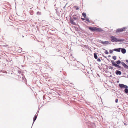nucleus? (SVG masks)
Returning <instances> with one entry per match:
<instances>
[{
	"label": "nucleus",
	"instance_id": "2eb2a0df",
	"mask_svg": "<svg viewBox=\"0 0 128 128\" xmlns=\"http://www.w3.org/2000/svg\"><path fill=\"white\" fill-rule=\"evenodd\" d=\"M84 46L86 48V50H84L86 52V55H87L88 54H87V52H88V51L87 50L88 49V45H84Z\"/></svg>",
	"mask_w": 128,
	"mask_h": 128
},
{
	"label": "nucleus",
	"instance_id": "412c9836",
	"mask_svg": "<svg viewBox=\"0 0 128 128\" xmlns=\"http://www.w3.org/2000/svg\"><path fill=\"white\" fill-rule=\"evenodd\" d=\"M21 70H17V72L19 74H20L21 73V71H20Z\"/></svg>",
	"mask_w": 128,
	"mask_h": 128
},
{
	"label": "nucleus",
	"instance_id": "423d86ee",
	"mask_svg": "<svg viewBox=\"0 0 128 128\" xmlns=\"http://www.w3.org/2000/svg\"><path fill=\"white\" fill-rule=\"evenodd\" d=\"M110 40L112 42H118V39L116 38L115 36H110Z\"/></svg>",
	"mask_w": 128,
	"mask_h": 128
},
{
	"label": "nucleus",
	"instance_id": "864d4df0",
	"mask_svg": "<svg viewBox=\"0 0 128 128\" xmlns=\"http://www.w3.org/2000/svg\"><path fill=\"white\" fill-rule=\"evenodd\" d=\"M30 89H31V88L30 87Z\"/></svg>",
	"mask_w": 128,
	"mask_h": 128
},
{
	"label": "nucleus",
	"instance_id": "6e6552de",
	"mask_svg": "<svg viewBox=\"0 0 128 128\" xmlns=\"http://www.w3.org/2000/svg\"><path fill=\"white\" fill-rule=\"evenodd\" d=\"M126 28V27H124L121 28H118L116 30V33L120 32L123 31H124L125 30V29Z\"/></svg>",
	"mask_w": 128,
	"mask_h": 128
},
{
	"label": "nucleus",
	"instance_id": "ea45409f",
	"mask_svg": "<svg viewBox=\"0 0 128 128\" xmlns=\"http://www.w3.org/2000/svg\"><path fill=\"white\" fill-rule=\"evenodd\" d=\"M85 73H86V74H85L87 76V73L86 72H85Z\"/></svg>",
	"mask_w": 128,
	"mask_h": 128
},
{
	"label": "nucleus",
	"instance_id": "c03bdc74",
	"mask_svg": "<svg viewBox=\"0 0 128 128\" xmlns=\"http://www.w3.org/2000/svg\"><path fill=\"white\" fill-rule=\"evenodd\" d=\"M39 111H38H38H37V112H36V113H37L38 112H38Z\"/></svg>",
	"mask_w": 128,
	"mask_h": 128
},
{
	"label": "nucleus",
	"instance_id": "f03ea898",
	"mask_svg": "<svg viewBox=\"0 0 128 128\" xmlns=\"http://www.w3.org/2000/svg\"><path fill=\"white\" fill-rule=\"evenodd\" d=\"M78 15V16H79V14H78L76 15H74L72 16V17H73L72 18L71 17H70V23L73 25H76V22H74V20H76L78 19V16L77 15Z\"/></svg>",
	"mask_w": 128,
	"mask_h": 128
},
{
	"label": "nucleus",
	"instance_id": "2f4dec72",
	"mask_svg": "<svg viewBox=\"0 0 128 128\" xmlns=\"http://www.w3.org/2000/svg\"><path fill=\"white\" fill-rule=\"evenodd\" d=\"M76 10H78L79 9V8H78V7H77L76 8Z\"/></svg>",
	"mask_w": 128,
	"mask_h": 128
},
{
	"label": "nucleus",
	"instance_id": "a211bd4d",
	"mask_svg": "<svg viewBox=\"0 0 128 128\" xmlns=\"http://www.w3.org/2000/svg\"><path fill=\"white\" fill-rule=\"evenodd\" d=\"M82 16H83V17H84V18H86V13L84 12H83L82 14Z\"/></svg>",
	"mask_w": 128,
	"mask_h": 128
},
{
	"label": "nucleus",
	"instance_id": "b1692460",
	"mask_svg": "<svg viewBox=\"0 0 128 128\" xmlns=\"http://www.w3.org/2000/svg\"><path fill=\"white\" fill-rule=\"evenodd\" d=\"M56 12L57 14V15L58 16H60V13L59 12H58L57 11H56Z\"/></svg>",
	"mask_w": 128,
	"mask_h": 128
},
{
	"label": "nucleus",
	"instance_id": "0eeeda50",
	"mask_svg": "<svg viewBox=\"0 0 128 128\" xmlns=\"http://www.w3.org/2000/svg\"><path fill=\"white\" fill-rule=\"evenodd\" d=\"M55 31V29H49L48 30L49 34H50L52 35L54 34L55 33H56Z\"/></svg>",
	"mask_w": 128,
	"mask_h": 128
},
{
	"label": "nucleus",
	"instance_id": "8fccbe9b",
	"mask_svg": "<svg viewBox=\"0 0 128 128\" xmlns=\"http://www.w3.org/2000/svg\"><path fill=\"white\" fill-rule=\"evenodd\" d=\"M65 7V6H64V8Z\"/></svg>",
	"mask_w": 128,
	"mask_h": 128
},
{
	"label": "nucleus",
	"instance_id": "49530a36",
	"mask_svg": "<svg viewBox=\"0 0 128 128\" xmlns=\"http://www.w3.org/2000/svg\"><path fill=\"white\" fill-rule=\"evenodd\" d=\"M22 37H24V36H23V35L22 36Z\"/></svg>",
	"mask_w": 128,
	"mask_h": 128
},
{
	"label": "nucleus",
	"instance_id": "79ce46f5",
	"mask_svg": "<svg viewBox=\"0 0 128 128\" xmlns=\"http://www.w3.org/2000/svg\"><path fill=\"white\" fill-rule=\"evenodd\" d=\"M77 7V6H74V8H76Z\"/></svg>",
	"mask_w": 128,
	"mask_h": 128
},
{
	"label": "nucleus",
	"instance_id": "9b49d317",
	"mask_svg": "<svg viewBox=\"0 0 128 128\" xmlns=\"http://www.w3.org/2000/svg\"><path fill=\"white\" fill-rule=\"evenodd\" d=\"M121 49V48H115L113 49V50L116 52H120Z\"/></svg>",
	"mask_w": 128,
	"mask_h": 128
},
{
	"label": "nucleus",
	"instance_id": "f3484780",
	"mask_svg": "<svg viewBox=\"0 0 128 128\" xmlns=\"http://www.w3.org/2000/svg\"><path fill=\"white\" fill-rule=\"evenodd\" d=\"M20 78L22 77V79L24 80V81H25V80H26V78H25L24 76H21L20 75Z\"/></svg>",
	"mask_w": 128,
	"mask_h": 128
},
{
	"label": "nucleus",
	"instance_id": "c756f323",
	"mask_svg": "<svg viewBox=\"0 0 128 128\" xmlns=\"http://www.w3.org/2000/svg\"><path fill=\"white\" fill-rule=\"evenodd\" d=\"M124 67L126 68V69H128V66L127 65H126L125 66H124Z\"/></svg>",
	"mask_w": 128,
	"mask_h": 128
},
{
	"label": "nucleus",
	"instance_id": "58836bf2",
	"mask_svg": "<svg viewBox=\"0 0 128 128\" xmlns=\"http://www.w3.org/2000/svg\"><path fill=\"white\" fill-rule=\"evenodd\" d=\"M124 124L126 126L127 125V124L126 123H124Z\"/></svg>",
	"mask_w": 128,
	"mask_h": 128
},
{
	"label": "nucleus",
	"instance_id": "6ab92c4d",
	"mask_svg": "<svg viewBox=\"0 0 128 128\" xmlns=\"http://www.w3.org/2000/svg\"><path fill=\"white\" fill-rule=\"evenodd\" d=\"M124 41V39H118V42H123Z\"/></svg>",
	"mask_w": 128,
	"mask_h": 128
},
{
	"label": "nucleus",
	"instance_id": "bb28decb",
	"mask_svg": "<svg viewBox=\"0 0 128 128\" xmlns=\"http://www.w3.org/2000/svg\"><path fill=\"white\" fill-rule=\"evenodd\" d=\"M30 14L31 15H32L33 14V11H31L30 13Z\"/></svg>",
	"mask_w": 128,
	"mask_h": 128
},
{
	"label": "nucleus",
	"instance_id": "c9c22d12",
	"mask_svg": "<svg viewBox=\"0 0 128 128\" xmlns=\"http://www.w3.org/2000/svg\"><path fill=\"white\" fill-rule=\"evenodd\" d=\"M75 30H77L78 29V28H75Z\"/></svg>",
	"mask_w": 128,
	"mask_h": 128
},
{
	"label": "nucleus",
	"instance_id": "3c124183",
	"mask_svg": "<svg viewBox=\"0 0 128 128\" xmlns=\"http://www.w3.org/2000/svg\"><path fill=\"white\" fill-rule=\"evenodd\" d=\"M106 108H109V107H106Z\"/></svg>",
	"mask_w": 128,
	"mask_h": 128
},
{
	"label": "nucleus",
	"instance_id": "f257e3e1",
	"mask_svg": "<svg viewBox=\"0 0 128 128\" xmlns=\"http://www.w3.org/2000/svg\"><path fill=\"white\" fill-rule=\"evenodd\" d=\"M111 60L113 66L120 68H122V69L123 68L121 66L119 65L121 63H121H122L120 60H118L116 61V62H115L114 60Z\"/></svg>",
	"mask_w": 128,
	"mask_h": 128
},
{
	"label": "nucleus",
	"instance_id": "09e8293b",
	"mask_svg": "<svg viewBox=\"0 0 128 128\" xmlns=\"http://www.w3.org/2000/svg\"><path fill=\"white\" fill-rule=\"evenodd\" d=\"M88 57L87 58V59H88Z\"/></svg>",
	"mask_w": 128,
	"mask_h": 128
},
{
	"label": "nucleus",
	"instance_id": "a19ab883",
	"mask_svg": "<svg viewBox=\"0 0 128 128\" xmlns=\"http://www.w3.org/2000/svg\"><path fill=\"white\" fill-rule=\"evenodd\" d=\"M45 97V96H43V98H44Z\"/></svg>",
	"mask_w": 128,
	"mask_h": 128
},
{
	"label": "nucleus",
	"instance_id": "a18cd8bd",
	"mask_svg": "<svg viewBox=\"0 0 128 128\" xmlns=\"http://www.w3.org/2000/svg\"><path fill=\"white\" fill-rule=\"evenodd\" d=\"M90 70H91L92 72V70H91L90 68Z\"/></svg>",
	"mask_w": 128,
	"mask_h": 128
},
{
	"label": "nucleus",
	"instance_id": "c85d7f7f",
	"mask_svg": "<svg viewBox=\"0 0 128 128\" xmlns=\"http://www.w3.org/2000/svg\"><path fill=\"white\" fill-rule=\"evenodd\" d=\"M109 66L110 67L109 68V69H113V67L111 66Z\"/></svg>",
	"mask_w": 128,
	"mask_h": 128
},
{
	"label": "nucleus",
	"instance_id": "473e14b6",
	"mask_svg": "<svg viewBox=\"0 0 128 128\" xmlns=\"http://www.w3.org/2000/svg\"><path fill=\"white\" fill-rule=\"evenodd\" d=\"M20 74H21V76L22 77V76H24V74H22V73H21Z\"/></svg>",
	"mask_w": 128,
	"mask_h": 128
},
{
	"label": "nucleus",
	"instance_id": "dca6fc26",
	"mask_svg": "<svg viewBox=\"0 0 128 128\" xmlns=\"http://www.w3.org/2000/svg\"><path fill=\"white\" fill-rule=\"evenodd\" d=\"M97 53H95L94 54V56L95 58L97 59L98 58V56H97Z\"/></svg>",
	"mask_w": 128,
	"mask_h": 128
},
{
	"label": "nucleus",
	"instance_id": "393cba45",
	"mask_svg": "<svg viewBox=\"0 0 128 128\" xmlns=\"http://www.w3.org/2000/svg\"><path fill=\"white\" fill-rule=\"evenodd\" d=\"M36 14L38 15H40L41 14V12H38L36 13Z\"/></svg>",
	"mask_w": 128,
	"mask_h": 128
},
{
	"label": "nucleus",
	"instance_id": "de8ad7c7",
	"mask_svg": "<svg viewBox=\"0 0 128 128\" xmlns=\"http://www.w3.org/2000/svg\"><path fill=\"white\" fill-rule=\"evenodd\" d=\"M90 116V118H92L91 116Z\"/></svg>",
	"mask_w": 128,
	"mask_h": 128
},
{
	"label": "nucleus",
	"instance_id": "603ef678",
	"mask_svg": "<svg viewBox=\"0 0 128 128\" xmlns=\"http://www.w3.org/2000/svg\"><path fill=\"white\" fill-rule=\"evenodd\" d=\"M87 27H88V26H87V27H86V28H87Z\"/></svg>",
	"mask_w": 128,
	"mask_h": 128
},
{
	"label": "nucleus",
	"instance_id": "4c0bfd02",
	"mask_svg": "<svg viewBox=\"0 0 128 128\" xmlns=\"http://www.w3.org/2000/svg\"><path fill=\"white\" fill-rule=\"evenodd\" d=\"M88 24H89V23H90V20H89V19H88Z\"/></svg>",
	"mask_w": 128,
	"mask_h": 128
},
{
	"label": "nucleus",
	"instance_id": "7ed1b4c3",
	"mask_svg": "<svg viewBox=\"0 0 128 128\" xmlns=\"http://www.w3.org/2000/svg\"><path fill=\"white\" fill-rule=\"evenodd\" d=\"M88 29L92 32L96 31L98 32H100L103 31L102 29L101 28L94 26L88 27Z\"/></svg>",
	"mask_w": 128,
	"mask_h": 128
},
{
	"label": "nucleus",
	"instance_id": "aec40b11",
	"mask_svg": "<svg viewBox=\"0 0 128 128\" xmlns=\"http://www.w3.org/2000/svg\"><path fill=\"white\" fill-rule=\"evenodd\" d=\"M121 64L124 67V66H126V65L124 62H122V63H121Z\"/></svg>",
	"mask_w": 128,
	"mask_h": 128
},
{
	"label": "nucleus",
	"instance_id": "1a4fd4ad",
	"mask_svg": "<svg viewBox=\"0 0 128 128\" xmlns=\"http://www.w3.org/2000/svg\"><path fill=\"white\" fill-rule=\"evenodd\" d=\"M100 42L104 45H106L108 44H110L108 41H105L104 42L100 40Z\"/></svg>",
	"mask_w": 128,
	"mask_h": 128
},
{
	"label": "nucleus",
	"instance_id": "5701e85b",
	"mask_svg": "<svg viewBox=\"0 0 128 128\" xmlns=\"http://www.w3.org/2000/svg\"><path fill=\"white\" fill-rule=\"evenodd\" d=\"M112 58L114 60H116V56H114L112 57Z\"/></svg>",
	"mask_w": 128,
	"mask_h": 128
},
{
	"label": "nucleus",
	"instance_id": "f8f14e48",
	"mask_svg": "<svg viewBox=\"0 0 128 128\" xmlns=\"http://www.w3.org/2000/svg\"><path fill=\"white\" fill-rule=\"evenodd\" d=\"M115 73L117 75H120L122 74V72L118 70H116Z\"/></svg>",
	"mask_w": 128,
	"mask_h": 128
},
{
	"label": "nucleus",
	"instance_id": "a878e982",
	"mask_svg": "<svg viewBox=\"0 0 128 128\" xmlns=\"http://www.w3.org/2000/svg\"><path fill=\"white\" fill-rule=\"evenodd\" d=\"M113 51H114L113 50H109V52L110 53L112 54L113 52Z\"/></svg>",
	"mask_w": 128,
	"mask_h": 128
},
{
	"label": "nucleus",
	"instance_id": "7c9ffc66",
	"mask_svg": "<svg viewBox=\"0 0 128 128\" xmlns=\"http://www.w3.org/2000/svg\"><path fill=\"white\" fill-rule=\"evenodd\" d=\"M118 100L117 98H116L115 100V102L116 103H117L118 102Z\"/></svg>",
	"mask_w": 128,
	"mask_h": 128
},
{
	"label": "nucleus",
	"instance_id": "4d7b16f0",
	"mask_svg": "<svg viewBox=\"0 0 128 128\" xmlns=\"http://www.w3.org/2000/svg\"><path fill=\"white\" fill-rule=\"evenodd\" d=\"M32 126L31 128H32Z\"/></svg>",
	"mask_w": 128,
	"mask_h": 128
},
{
	"label": "nucleus",
	"instance_id": "9d476101",
	"mask_svg": "<svg viewBox=\"0 0 128 128\" xmlns=\"http://www.w3.org/2000/svg\"><path fill=\"white\" fill-rule=\"evenodd\" d=\"M37 116H38V114H36L34 116V118H33V123H32V125H33L34 123V122L36 120L37 117Z\"/></svg>",
	"mask_w": 128,
	"mask_h": 128
},
{
	"label": "nucleus",
	"instance_id": "6e6d98bb",
	"mask_svg": "<svg viewBox=\"0 0 128 128\" xmlns=\"http://www.w3.org/2000/svg\"><path fill=\"white\" fill-rule=\"evenodd\" d=\"M32 126L31 128H32Z\"/></svg>",
	"mask_w": 128,
	"mask_h": 128
},
{
	"label": "nucleus",
	"instance_id": "13d9d810",
	"mask_svg": "<svg viewBox=\"0 0 128 128\" xmlns=\"http://www.w3.org/2000/svg\"><path fill=\"white\" fill-rule=\"evenodd\" d=\"M127 78H128V76H127Z\"/></svg>",
	"mask_w": 128,
	"mask_h": 128
},
{
	"label": "nucleus",
	"instance_id": "5fc2aeb1",
	"mask_svg": "<svg viewBox=\"0 0 128 128\" xmlns=\"http://www.w3.org/2000/svg\"><path fill=\"white\" fill-rule=\"evenodd\" d=\"M32 126L31 128H32Z\"/></svg>",
	"mask_w": 128,
	"mask_h": 128
},
{
	"label": "nucleus",
	"instance_id": "39448f33",
	"mask_svg": "<svg viewBox=\"0 0 128 128\" xmlns=\"http://www.w3.org/2000/svg\"><path fill=\"white\" fill-rule=\"evenodd\" d=\"M88 114H86V117L85 116L83 117V118L84 120V122L85 123L87 126H88Z\"/></svg>",
	"mask_w": 128,
	"mask_h": 128
},
{
	"label": "nucleus",
	"instance_id": "ddd939ff",
	"mask_svg": "<svg viewBox=\"0 0 128 128\" xmlns=\"http://www.w3.org/2000/svg\"><path fill=\"white\" fill-rule=\"evenodd\" d=\"M121 50L122 53L123 54H124L126 52V50L124 48H121Z\"/></svg>",
	"mask_w": 128,
	"mask_h": 128
},
{
	"label": "nucleus",
	"instance_id": "cd10ccee",
	"mask_svg": "<svg viewBox=\"0 0 128 128\" xmlns=\"http://www.w3.org/2000/svg\"><path fill=\"white\" fill-rule=\"evenodd\" d=\"M97 61H98L99 62H100L101 61L100 59L99 58H97Z\"/></svg>",
	"mask_w": 128,
	"mask_h": 128
},
{
	"label": "nucleus",
	"instance_id": "4be33fe9",
	"mask_svg": "<svg viewBox=\"0 0 128 128\" xmlns=\"http://www.w3.org/2000/svg\"><path fill=\"white\" fill-rule=\"evenodd\" d=\"M104 50H105L104 52V53L106 54H108L109 53L108 52V51L107 50H106L105 49H104Z\"/></svg>",
	"mask_w": 128,
	"mask_h": 128
},
{
	"label": "nucleus",
	"instance_id": "20e7f679",
	"mask_svg": "<svg viewBox=\"0 0 128 128\" xmlns=\"http://www.w3.org/2000/svg\"><path fill=\"white\" fill-rule=\"evenodd\" d=\"M118 86L121 89H123L124 88H125L124 90L125 93H128V87L127 86L124 85L123 84H118Z\"/></svg>",
	"mask_w": 128,
	"mask_h": 128
},
{
	"label": "nucleus",
	"instance_id": "4468645a",
	"mask_svg": "<svg viewBox=\"0 0 128 128\" xmlns=\"http://www.w3.org/2000/svg\"><path fill=\"white\" fill-rule=\"evenodd\" d=\"M81 19L82 20H86L87 22H86V23L88 24V18H81ZM85 22H86V21H85Z\"/></svg>",
	"mask_w": 128,
	"mask_h": 128
},
{
	"label": "nucleus",
	"instance_id": "e433bc0d",
	"mask_svg": "<svg viewBox=\"0 0 128 128\" xmlns=\"http://www.w3.org/2000/svg\"><path fill=\"white\" fill-rule=\"evenodd\" d=\"M126 62L128 63V60H126Z\"/></svg>",
	"mask_w": 128,
	"mask_h": 128
},
{
	"label": "nucleus",
	"instance_id": "37998d69",
	"mask_svg": "<svg viewBox=\"0 0 128 128\" xmlns=\"http://www.w3.org/2000/svg\"><path fill=\"white\" fill-rule=\"evenodd\" d=\"M111 56H110V55H109L108 56V57H110Z\"/></svg>",
	"mask_w": 128,
	"mask_h": 128
},
{
	"label": "nucleus",
	"instance_id": "f704fd0d",
	"mask_svg": "<svg viewBox=\"0 0 128 128\" xmlns=\"http://www.w3.org/2000/svg\"><path fill=\"white\" fill-rule=\"evenodd\" d=\"M106 68L108 69V66L107 65H106Z\"/></svg>",
	"mask_w": 128,
	"mask_h": 128
},
{
	"label": "nucleus",
	"instance_id": "72a5a7b5",
	"mask_svg": "<svg viewBox=\"0 0 128 128\" xmlns=\"http://www.w3.org/2000/svg\"><path fill=\"white\" fill-rule=\"evenodd\" d=\"M4 60H5V61H6L7 62H8V60H7V59L5 58L4 59Z\"/></svg>",
	"mask_w": 128,
	"mask_h": 128
}]
</instances>
